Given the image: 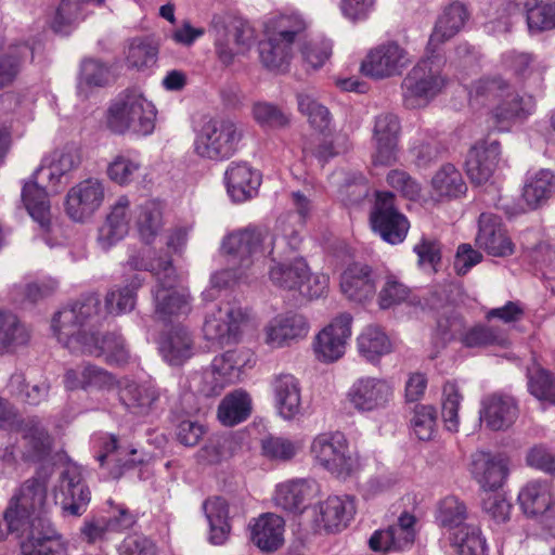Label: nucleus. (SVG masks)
I'll list each match as a JSON object with an SVG mask.
<instances>
[{
    "label": "nucleus",
    "instance_id": "nucleus-8",
    "mask_svg": "<svg viewBox=\"0 0 555 555\" xmlns=\"http://www.w3.org/2000/svg\"><path fill=\"white\" fill-rule=\"evenodd\" d=\"M241 139L242 132L233 120L210 118L194 141V152L202 158L223 162L237 152Z\"/></svg>",
    "mask_w": 555,
    "mask_h": 555
},
{
    "label": "nucleus",
    "instance_id": "nucleus-53",
    "mask_svg": "<svg viewBox=\"0 0 555 555\" xmlns=\"http://www.w3.org/2000/svg\"><path fill=\"white\" fill-rule=\"evenodd\" d=\"M234 383H236V374L233 371L227 373L221 366L216 365V359H214L211 369L202 375L198 391L207 398L218 397Z\"/></svg>",
    "mask_w": 555,
    "mask_h": 555
},
{
    "label": "nucleus",
    "instance_id": "nucleus-55",
    "mask_svg": "<svg viewBox=\"0 0 555 555\" xmlns=\"http://www.w3.org/2000/svg\"><path fill=\"white\" fill-rule=\"evenodd\" d=\"M526 20L531 34L555 28V1L552 3H538L533 5L529 1L525 3Z\"/></svg>",
    "mask_w": 555,
    "mask_h": 555
},
{
    "label": "nucleus",
    "instance_id": "nucleus-58",
    "mask_svg": "<svg viewBox=\"0 0 555 555\" xmlns=\"http://www.w3.org/2000/svg\"><path fill=\"white\" fill-rule=\"evenodd\" d=\"M503 341V331L495 326L479 323L464 332L462 344L464 347H485L501 345Z\"/></svg>",
    "mask_w": 555,
    "mask_h": 555
},
{
    "label": "nucleus",
    "instance_id": "nucleus-57",
    "mask_svg": "<svg viewBox=\"0 0 555 555\" xmlns=\"http://www.w3.org/2000/svg\"><path fill=\"white\" fill-rule=\"evenodd\" d=\"M466 506L455 496L444 498L438 507L437 521L447 529H460L466 519Z\"/></svg>",
    "mask_w": 555,
    "mask_h": 555
},
{
    "label": "nucleus",
    "instance_id": "nucleus-50",
    "mask_svg": "<svg viewBox=\"0 0 555 555\" xmlns=\"http://www.w3.org/2000/svg\"><path fill=\"white\" fill-rule=\"evenodd\" d=\"M378 306L386 310L399 306L403 302L416 306V296L412 294L410 287L400 282L396 276H387L378 296Z\"/></svg>",
    "mask_w": 555,
    "mask_h": 555
},
{
    "label": "nucleus",
    "instance_id": "nucleus-56",
    "mask_svg": "<svg viewBox=\"0 0 555 555\" xmlns=\"http://www.w3.org/2000/svg\"><path fill=\"white\" fill-rule=\"evenodd\" d=\"M297 104L300 113L308 117V121L312 128L320 132L328 128L331 124V113L327 107L306 93L297 94Z\"/></svg>",
    "mask_w": 555,
    "mask_h": 555
},
{
    "label": "nucleus",
    "instance_id": "nucleus-64",
    "mask_svg": "<svg viewBox=\"0 0 555 555\" xmlns=\"http://www.w3.org/2000/svg\"><path fill=\"white\" fill-rule=\"evenodd\" d=\"M333 43L330 39H312L301 48V55L312 69L321 68L332 55Z\"/></svg>",
    "mask_w": 555,
    "mask_h": 555
},
{
    "label": "nucleus",
    "instance_id": "nucleus-37",
    "mask_svg": "<svg viewBox=\"0 0 555 555\" xmlns=\"http://www.w3.org/2000/svg\"><path fill=\"white\" fill-rule=\"evenodd\" d=\"M311 488L305 479L289 480L276 486L275 505L287 513L301 514L309 505Z\"/></svg>",
    "mask_w": 555,
    "mask_h": 555
},
{
    "label": "nucleus",
    "instance_id": "nucleus-24",
    "mask_svg": "<svg viewBox=\"0 0 555 555\" xmlns=\"http://www.w3.org/2000/svg\"><path fill=\"white\" fill-rule=\"evenodd\" d=\"M500 154V142L496 140L479 141L472 146L465 160V170L472 183L480 185L492 177Z\"/></svg>",
    "mask_w": 555,
    "mask_h": 555
},
{
    "label": "nucleus",
    "instance_id": "nucleus-38",
    "mask_svg": "<svg viewBox=\"0 0 555 555\" xmlns=\"http://www.w3.org/2000/svg\"><path fill=\"white\" fill-rule=\"evenodd\" d=\"M253 401L250 395L242 389L229 392L218 406V420L222 425L235 426L245 422L251 414Z\"/></svg>",
    "mask_w": 555,
    "mask_h": 555
},
{
    "label": "nucleus",
    "instance_id": "nucleus-46",
    "mask_svg": "<svg viewBox=\"0 0 555 555\" xmlns=\"http://www.w3.org/2000/svg\"><path fill=\"white\" fill-rule=\"evenodd\" d=\"M143 278L134 273L127 285L117 291H111L105 297V310L109 314H120L131 311L137 300V291L142 286Z\"/></svg>",
    "mask_w": 555,
    "mask_h": 555
},
{
    "label": "nucleus",
    "instance_id": "nucleus-4",
    "mask_svg": "<svg viewBox=\"0 0 555 555\" xmlns=\"http://www.w3.org/2000/svg\"><path fill=\"white\" fill-rule=\"evenodd\" d=\"M77 165L73 153H55L53 159L48 165L44 160L23 185L21 196L24 206L43 230L48 231L51 224L50 201L46 188L37 182L39 176H46L52 192L59 193L69 183L70 172Z\"/></svg>",
    "mask_w": 555,
    "mask_h": 555
},
{
    "label": "nucleus",
    "instance_id": "nucleus-9",
    "mask_svg": "<svg viewBox=\"0 0 555 555\" xmlns=\"http://www.w3.org/2000/svg\"><path fill=\"white\" fill-rule=\"evenodd\" d=\"M270 280L274 286L298 292L307 299L322 297L328 288V278L325 274H314L304 257H297L289 262H278L270 270Z\"/></svg>",
    "mask_w": 555,
    "mask_h": 555
},
{
    "label": "nucleus",
    "instance_id": "nucleus-33",
    "mask_svg": "<svg viewBox=\"0 0 555 555\" xmlns=\"http://www.w3.org/2000/svg\"><path fill=\"white\" fill-rule=\"evenodd\" d=\"M354 513L356 506L351 496H328L320 505V521L327 533H336L348 526Z\"/></svg>",
    "mask_w": 555,
    "mask_h": 555
},
{
    "label": "nucleus",
    "instance_id": "nucleus-2",
    "mask_svg": "<svg viewBox=\"0 0 555 555\" xmlns=\"http://www.w3.org/2000/svg\"><path fill=\"white\" fill-rule=\"evenodd\" d=\"M21 538L20 555H67L66 544L47 511V481L34 477L14 494L0 518V541Z\"/></svg>",
    "mask_w": 555,
    "mask_h": 555
},
{
    "label": "nucleus",
    "instance_id": "nucleus-34",
    "mask_svg": "<svg viewBox=\"0 0 555 555\" xmlns=\"http://www.w3.org/2000/svg\"><path fill=\"white\" fill-rule=\"evenodd\" d=\"M130 202L127 196H120L112 206L104 224L99 230V241L104 248H109L121 241L129 231Z\"/></svg>",
    "mask_w": 555,
    "mask_h": 555
},
{
    "label": "nucleus",
    "instance_id": "nucleus-29",
    "mask_svg": "<svg viewBox=\"0 0 555 555\" xmlns=\"http://www.w3.org/2000/svg\"><path fill=\"white\" fill-rule=\"evenodd\" d=\"M517 415V403L511 396L492 393L481 401L479 418L491 430L507 429L515 422Z\"/></svg>",
    "mask_w": 555,
    "mask_h": 555
},
{
    "label": "nucleus",
    "instance_id": "nucleus-10",
    "mask_svg": "<svg viewBox=\"0 0 555 555\" xmlns=\"http://www.w3.org/2000/svg\"><path fill=\"white\" fill-rule=\"evenodd\" d=\"M102 312L101 300L96 293L82 294L75 302L57 311L51 327L57 339L67 338L66 346L73 341L79 343L82 326Z\"/></svg>",
    "mask_w": 555,
    "mask_h": 555
},
{
    "label": "nucleus",
    "instance_id": "nucleus-1",
    "mask_svg": "<svg viewBox=\"0 0 555 555\" xmlns=\"http://www.w3.org/2000/svg\"><path fill=\"white\" fill-rule=\"evenodd\" d=\"M295 211L278 219L280 234H271L264 225H248L229 234L222 242L227 255L228 268L214 273L210 278L212 289L227 287L231 280H241L243 271L248 269L258 257L271 256L280 245L297 250L301 244L300 230L310 211V201L300 191L292 193Z\"/></svg>",
    "mask_w": 555,
    "mask_h": 555
},
{
    "label": "nucleus",
    "instance_id": "nucleus-52",
    "mask_svg": "<svg viewBox=\"0 0 555 555\" xmlns=\"http://www.w3.org/2000/svg\"><path fill=\"white\" fill-rule=\"evenodd\" d=\"M465 326L463 315L455 309H449V311L437 315L435 336L444 345L455 341L457 338L462 340Z\"/></svg>",
    "mask_w": 555,
    "mask_h": 555
},
{
    "label": "nucleus",
    "instance_id": "nucleus-31",
    "mask_svg": "<svg viewBox=\"0 0 555 555\" xmlns=\"http://www.w3.org/2000/svg\"><path fill=\"white\" fill-rule=\"evenodd\" d=\"M285 521L281 516L266 513L255 519L250 529L251 542L262 552H274L284 542Z\"/></svg>",
    "mask_w": 555,
    "mask_h": 555
},
{
    "label": "nucleus",
    "instance_id": "nucleus-5",
    "mask_svg": "<svg viewBox=\"0 0 555 555\" xmlns=\"http://www.w3.org/2000/svg\"><path fill=\"white\" fill-rule=\"evenodd\" d=\"M157 111L134 89L121 91L111 103L106 113V126L115 134L132 132L150 135L155 129Z\"/></svg>",
    "mask_w": 555,
    "mask_h": 555
},
{
    "label": "nucleus",
    "instance_id": "nucleus-22",
    "mask_svg": "<svg viewBox=\"0 0 555 555\" xmlns=\"http://www.w3.org/2000/svg\"><path fill=\"white\" fill-rule=\"evenodd\" d=\"M93 442L94 457L101 467H107L108 475L113 479H119L126 472L142 462H137L134 459H124V455L135 454L137 451L132 449L125 452L118 443V437L113 434L100 433L94 437Z\"/></svg>",
    "mask_w": 555,
    "mask_h": 555
},
{
    "label": "nucleus",
    "instance_id": "nucleus-40",
    "mask_svg": "<svg viewBox=\"0 0 555 555\" xmlns=\"http://www.w3.org/2000/svg\"><path fill=\"white\" fill-rule=\"evenodd\" d=\"M416 534L396 525L376 530L369 539V546L374 552L403 551L414 543Z\"/></svg>",
    "mask_w": 555,
    "mask_h": 555
},
{
    "label": "nucleus",
    "instance_id": "nucleus-18",
    "mask_svg": "<svg viewBox=\"0 0 555 555\" xmlns=\"http://www.w3.org/2000/svg\"><path fill=\"white\" fill-rule=\"evenodd\" d=\"M378 275L371 266L353 262L341 272L339 286L348 300L364 305L374 299Z\"/></svg>",
    "mask_w": 555,
    "mask_h": 555
},
{
    "label": "nucleus",
    "instance_id": "nucleus-23",
    "mask_svg": "<svg viewBox=\"0 0 555 555\" xmlns=\"http://www.w3.org/2000/svg\"><path fill=\"white\" fill-rule=\"evenodd\" d=\"M476 243L494 257H506L514 253V244L507 236L501 217L491 212L480 215Z\"/></svg>",
    "mask_w": 555,
    "mask_h": 555
},
{
    "label": "nucleus",
    "instance_id": "nucleus-51",
    "mask_svg": "<svg viewBox=\"0 0 555 555\" xmlns=\"http://www.w3.org/2000/svg\"><path fill=\"white\" fill-rule=\"evenodd\" d=\"M27 53L33 55V49L27 43L11 47L0 57V90L14 82L18 76L24 57Z\"/></svg>",
    "mask_w": 555,
    "mask_h": 555
},
{
    "label": "nucleus",
    "instance_id": "nucleus-15",
    "mask_svg": "<svg viewBox=\"0 0 555 555\" xmlns=\"http://www.w3.org/2000/svg\"><path fill=\"white\" fill-rule=\"evenodd\" d=\"M164 274L158 273V280L155 288L152 291L155 313L163 320L167 321L172 315L185 314L190 311L189 297L185 293L176 288L178 275L172 261L164 262Z\"/></svg>",
    "mask_w": 555,
    "mask_h": 555
},
{
    "label": "nucleus",
    "instance_id": "nucleus-48",
    "mask_svg": "<svg viewBox=\"0 0 555 555\" xmlns=\"http://www.w3.org/2000/svg\"><path fill=\"white\" fill-rule=\"evenodd\" d=\"M528 390L538 399L543 408L555 405V375L550 371L538 367L534 372L527 370Z\"/></svg>",
    "mask_w": 555,
    "mask_h": 555
},
{
    "label": "nucleus",
    "instance_id": "nucleus-17",
    "mask_svg": "<svg viewBox=\"0 0 555 555\" xmlns=\"http://www.w3.org/2000/svg\"><path fill=\"white\" fill-rule=\"evenodd\" d=\"M16 430L22 437V460L26 463L47 462L53 452L54 438L39 417L22 418Z\"/></svg>",
    "mask_w": 555,
    "mask_h": 555
},
{
    "label": "nucleus",
    "instance_id": "nucleus-39",
    "mask_svg": "<svg viewBox=\"0 0 555 555\" xmlns=\"http://www.w3.org/2000/svg\"><path fill=\"white\" fill-rule=\"evenodd\" d=\"M113 78L112 65L100 59L87 57L80 63L77 92L80 96L88 98V91L92 88H103Z\"/></svg>",
    "mask_w": 555,
    "mask_h": 555
},
{
    "label": "nucleus",
    "instance_id": "nucleus-25",
    "mask_svg": "<svg viewBox=\"0 0 555 555\" xmlns=\"http://www.w3.org/2000/svg\"><path fill=\"white\" fill-rule=\"evenodd\" d=\"M308 320L299 313L288 311L272 318L264 326L267 344H298L309 332Z\"/></svg>",
    "mask_w": 555,
    "mask_h": 555
},
{
    "label": "nucleus",
    "instance_id": "nucleus-12",
    "mask_svg": "<svg viewBox=\"0 0 555 555\" xmlns=\"http://www.w3.org/2000/svg\"><path fill=\"white\" fill-rule=\"evenodd\" d=\"M314 460L338 477L349 476L354 467L346 436L341 431L319 434L310 448Z\"/></svg>",
    "mask_w": 555,
    "mask_h": 555
},
{
    "label": "nucleus",
    "instance_id": "nucleus-19",
    "mask_svg": "<svg viewBox=\"0 0 555 555\" xmlns=\"http://www.w3.org/2000/svg\"><path fill=\"white\" fill-rule=\"evenodd\" d=\"M103 201L104 186L102 182L90 178L68 191L65 211L72 220L83 222L100 208Z\"/></svg>",
    "mask_w": 555,
    "mask_h": 555
},
{
    "label": "nucleus",
    "instance_id": "nucleus-43",
    "mask_svg": "<svg viewBox=\"0 0 555 555\" xmlns=\"http://www.w3.org/2000/svg\"><path fill=\"white\" fill-rule=\"evenodd\" d=\"M555 189V176L548 169H541L528 177L524 186L522 197L531 208L545 203Z\"/></svg>",
    "mask_w": 555,
    "mask_h": 555
},
{
    "label": "nucleus",
    "instance_id": "nucleus-16",
    "mask_svg": "<svg viewBox=\"0 0 555 555\" xmlns=\"http://www.w3.org/2000/svg\"><path fill=\"white\" fill-rule=\"evenodd\" d=\"M410 63L408 52L397 42L390 41L371 50L361 63L364 76L384 79L400 75Z\"/></svg>",
    "mask_w": 555,
    "mask_h": 555
},
{
    "label": "nucleus",
    "instance_id": "nucleus-35",
    "mask_svg": "<svg viewBox=\"0 0 555 555\" xmlns=\"http://www.w3.org/2000/svg\"><path fill=\"white\" fill-rule=\"evenodd\" d=\"M203 509L209 524L208 541L222 545L231 532L230 504L223 496H214L204 501Z\"/></svg>",
    "mask_w": 555,
    "mask_h": 555
},
{
    "label": "nucleus",
    "instance_id": "nucleus-3",
    "mask_svg": "<svg viewBox=\"0 0 555 555\" xmlns=\"http://www.w3.org/2000/svg\"><path fill=\"white\" fill-rule=\"evenodd\" d=\"M470 101L491 106L495 128L508 131L513 124L527 119L534 112V100L529 94H520L502 77H486L475 82Z\"/></svg>",
    "mask_w": 555,
    "mask_h": 555
},
{
    "label": "nucleus",
    "instance_id": "nucleus-7",
    "mask_svg": "<svg viewBox=\"0 0 555 555\" xmlns=\"http://www.w3.org/2000/svg\"><path fill=\"white\" fill-rule=\"evenodd\" d=\"M209 31L214 36L218 60L223 65L232 64L237 54L248 51L256 42L250 23L230 12L214 14Z\"/></svg>",
    "mask_w": 555,
    "mask_h": 555
},
{
    "label": "nucleus",
    "instance_id": "nucleus-14",
    "mask_svg": "<svg viewBox=\"0 0 555 555\" xmlns=\"http://www.w3.org/2000/svg\"><path fill=\"white\" fill-rule=\"evenodd\" d=\"M56 499L60 500L62 513L65 516L79 517L87 512L91 491L78 465L69 463L61 472Z\"/></svg>",
    "mask_w": 555,
    "mask_h": 555
},
{
    "label": "nucleus",
    "instance_id": "nucleus-45",
    "mask_svg": "<svg viewBox=\"0 0 555 555\" xmlns=\"http://www.w3.org/2000/svg\"><path fill=\"white\" fill-rule=\"evenodd\" d=\"M30 340V328L16 314L0 309V347H23Z\"/></svg>",
    "mask_w": 555,
    "mask_h": 555
},
{
    "label": "nucleus",
    "instance_id": "nucleus-47",
    "mask_svg": "<svg viewBox=\"0 0 555 555\" xmlns=\"http://www.w3.org/2000/svg\"><path fill=\"white\" fill-rule=\"evenodd\" d=\"M137 225L142 240L150 244L156 237L163 225L160 204L154 199H146L138 206Z\"/></svg>",
    "mask_w": 555,
    "mask_h": 555
},
{
    "label": "nucleus",
    "instance_id": "nucleus-62",
    "mask_svg": "<svg viewBox=\"0 0 555 555\" xmlns=\"http://www.w3.org/2000/svg\"><path fill=\"white\" fill-rule=\"evenodd\" d=\"M297 450V444L284 437L268 436L261 441L262 454L271 461H291L296 455Z\"/></svg>",
    "mask_w": 555,
    "mask_h": 555
},
{
    "label": "nucleus",
    "instance_id": "nucleus-61",
    "mask_svg": "<svg viewBox=\"0 0 555 555\" xmlns=\"http://www.w3.org/2000/svg\"><path fill=\"white\" fill-rule=\"evenodd\" d=\"M438 413L433 405H416L411 427L416 437L422 441H428L433 438L437 426Z\"/></svg>",
    "mask_w": 555,
    "mask_h": 555
},
{
    "label": "nucleus",
    "instance_id": "nucleus-6",
    "mask_svg": "<svg viewBox=\"0 0 555 555\" xmlns=\"http://www.w3.org/2000/svg\"><path fill=\"white\" fill-rule=\"evenodd\" d=\"M428 52L405 75L401 81L403 105L415 109L424 107L438 96L448 83L442 73L441 60Z\"/></svg>",
    "mask_w": 555,
    "mask_h": 555
},
{
    "label": "nucleus",
    "instance_id": "nucleus-27",
    "mask_svg": "<svg viewBox=\"0 0 555 555\" xmlns=\"http://www.w3.org/2000/svg\"><path fill=\"white\" fill-rule=\"evenodd\" d=\"M472 474L485 491H495L508 476V462L500 454L479 451L473 455Z\"/></svg>",
    "mask_w": 555,
    "mask_h": 555
},
{
    "label": "nucleus",
    "instance_id": "nucleus-26",
    "mask_svg": "<svg viewBox=\"0 0 555 555\" xmlns=\"http://www.w3.org/2000/svg\"><path fill=\"white\" fill-rule=\"evenodd\" d=\"M227 192L235 203L253 198L261 184V175L246 162H232L224 172Z\"/></svg>",
    "mask_w": 555,
    "mask_h": 555
},
{
    "label": "nucleus",
    "instance_id": "nucleus-44",
    "mask_svg": "<svg viewBox=\"0 0 555 555\" xmlns=\"http://www.w3.org/2000/svg\"><path fill=\"white\" fill-rule=\"evenodd\" d=\"M351 323L349 313L334 318L315 335L312 347H345L351 336Z\"/></svg>",
    "mask_w": 555,
    "mask_h": 555
},
{
    "label": "nucleus",
    "instance_id": "nucleus-32",
    "mask_svg": "<svg viewBox=\"0 0 555 555\" xmlns=\"http://www.w3.org/2000/svg\"><path fill=\"white\" fill-rule=\"evenodd\" d=\"M468 18L464 4L455 2L448 5L438 17L435 28L429 37L427 51L436 52L439 44L454 37Z\"/></svg>",
    "mask_w": 555,
    "mask_h": 555
},
{
    "label": "nucleus",
    "instance_id": "nucleus-13",
    "mask_svg": "<svg viewBox=\"0 0 555 555\" xmlns=\"http://www.w3.org/2000/svg\"><path fill=\"white\" fill-rule=\"evenodd\" d=\"M247 313L242 308L227 305L208 312L203 324V334L207 341L216 345H237L242 337V325Z\"/></svg>",
    "mask_w": 555,
    "mask_h": 555
},
{
    "label": "nucleus",
    "instance_id": "nucleus-59",
    "mask_svg": "<svg viewBox=\"0 0 555 555\" xmlns=\"http://www.w3.org/2000/svg\"><path fill=\"white\" fill-rule=\"evenodd\" d=\"M216 365L221 366L227 373L233 371L236 382L241 379L245 369L255 365L251 349H227L220 357H216Z\"/></svg>",
    "mask_w": 555,
    "mask_h": 555
},
{
    "label": "nucleus",
    "instance_id": "nucleus-41",
    "mask_svg": "<svg viewBox=\"0 0 555 555\" xmlns=\"http://www.w3.org/2000/svg\"><path fill=\"white\" fill-rule=\"evenodd\" d=\"M293 44L268 33L267 40L259 43L261 63L271 70H284L291 61Z\"/></svg>",
    "mask_w": 555,
    "mask_h": 555
},
{
    "label": "nucleus",
    "instance_id": "nucleus-60",
    "mask_svg": "<svg viewBox=\"0 0 555 555\" xmlns=\"http://www.w3.org/2000/svg\"><path fill=\"white\" fill-rule=\"evenodd\" d=\"M157 49L143 38H133L127 52V63L130 67L144 69L153 66L157 61Z\"/></svg>",
    "mask_w": 555,
    "mask_h": 555
},
{
    "label": "nucleus",
    "instance_id": "nucleus-42",
    "mask_svg": "<svg viewBox=\"0 0 555 555\" xmlns=\"http://www.w3.org/2000/svg\"><path fill=\"white\" fill-rule=\"evenodd\" d=\"M431 188L440 197L459 198L467 191L461 171L450 163L440 167L431 179Z\"/></svg>",
    "mask_w": 555,
    "mask_h": 555
},
{
    "label": "nucleus",
    "instance_id": "nucleus-63",
    "mask_svg": "<svg viewBox=\"0 0 555 555\" xmlns=\"http://www.w3.org/2000/svg\"><path fill=\"white\" fill-rule=\"evenodd\" d=\"M140 168L141 163L138 158L131 157L129 154H121L108 165L107 175L115 183L127 185L133 180Z\"/></svg>",
    "mask_w": 555,
    "mask_h": 555
},
{
    "label": "nucleus",
    "instance_id": "nucleus-20",
    "mask_svg": "<svg viewBox=\"0 0 555 555\" xmlns=\"http://www.w3.org/2000/svg\"><path fill=\"white\" fill-rule=\"evenodd\" d=\"M393 396L391 385L382 378H358L348 391V399L360 412H371L384 409Z\"/></svg>",
    "mask_w": 555,
    "mask_h": 555
},
{
    "label": "nucleus",
    "instance_id": "nucleus-21",
    "mask_svg": "<svg viewBox=\"0 0 555 555\" xmlns=\"http://www.w3.org/2000/svg\"><path fill=\"white\" fill-rule=\"evenodd\" d=\"M400 129V120L392 113H383L375 118L373 128V140L375 142L374 165L391 166L397 162Z\"/></svg>",
    "mask_w": 555,
    "mask_h": 555
},
{
    "label": "nucleus",
    "instance_id": "nucleus-54",
    "mask_svg": "<svg viewBox=\"0 0 555 555\" xmlns=\"http://www.w3.org/2000/svg\"><path fill=\"white\" fill-rule=\"evenodd\" d=\"M307 28V23L298 13L281 14L271 20L267 30L268 33L282 38L288 43H294L297 36Z\"/></svg>",
    "mask_w": 555,
    "mask_h": 555
},
{
    "label": "nucleus",
    "instance_id": "nucleus-30",
    "mask_svg": "<svg viewBox=\"0 0 555 555\" xmlns=\"http://www.w3.org/2000/svg\"><path fill=\"white\" fill-rule=\"evenodd\" d=\"M118 396L122 405L135 415H147L159 399L158 390L152 384L129 379L121 382Z\"/></svg>",
    "mask_w": 555,
    "mask_h": 555
},
{
    "label": "nucleus",
    "instance_id": "nucleus-36",
    "mask_svg": "<svg viewBox=\"0 0 555 555\" xmlns=\"http://www.w3.org/2000/svg\"><path fill=\"white\" fill-rule=\"evenodd\" d=\"M518 502L526 515H543L555 504L551 482L541 479L528 482L519 492Z\"/></svg>",
    "mask_w": 555,
    "mask_h": 555
},
{
    "label": "nucleus",
    "instance_id": "nucleus-49",
    "mask_svg": "<svg viewBox=\"0 0 555 555\" xmlns=\"http://www.w3.org/2000/svg\"><path fill=\"white\" fill-rule=\"evenodd\" d=\"M452 540L460 555H488L487 540L478 526H462L453 534Z\"/></svg>",
    "mask_w": 555,
    "mask_h": 555
},
{
    "label": "nucleus",
    "instance_id": "nucleus-28",
    "mask_svg": "<svg viewBox=\"0 0 555 555\" xmlns=\"http://www.w3.org/2000/svg\"><path fill=\"white\" fill-rule=\"evenodd\" d=\"M274 408L278 415L292 421L301 414V388L292 374H278L271 380Z\"/></svg>",
    "mask_w": 555,
    "mask_h": 555
},
{
    "label": "nucleus",
    "instance_id": "nucleus-11",
    "mask_svg": "<svg viewBox=\"0 0 555 555\" xmlns=\"http://www.w3.org/2000/svg\"><path fill=\"white\" fill-rule=\"evenodd\" d=\"M370 224L374 233L391 245L402 243L410 229V222L396 207L395 195L391 192L376 193L370 214Z\"/></svg>",
    "mask_w": 555,
    "mask_h": 555
}]
</instances>
